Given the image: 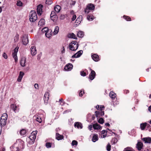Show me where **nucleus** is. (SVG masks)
<instances>
[{"label": "nucleus", "instance_id": "f257e3e1", "mask_svg": "<svg viewBox=\"0 0 151 151\" xmlns=\"http://www.w3.org/2000/svg\"><path fill=\"white\" fill-rule=\"evenodd\" d=\"M14 146L16 148L15 151H17L18 150L17 148H18L20 151H21L24 148L23 141L21 139L17 140L14 144Z\"/></svg>", "mask_w": 151, "mask_h": 151}, {"label": "nucleus", "instance_id": "f03ea898", "mask_svg": "<svg viewBox=\"0 0 151 151\" xmlns=\"http://www.w3.org/2000/svg\"><path fill=\"white\" fill-rule=\"evenodd\" d=\"M37 130L33 131L29 137L28 139L30 140L29 141V143L30 145L33 144L34 143L35 140L36 138L37 134Z\"/></svg>", "mask_w": 151, "mask_h": 151}, {"label": "nucleus", "instance_id": "7ed1b4c3", "mask_svg": "<svg viewBox=\"0 0 151 151\" xmlns=\"http://www.w3.org/2000/svg\"><path fill=\"white\" fill-rule=\"evenodd\" d=\"M68 47L70 50L72 51H75L78 48V44L76 41H73L69 44Z\"/></svg>", "mask_w": 151, "mask_h": 151}, {"label": "nucleus", "instance_id": "20e7f679", "mask_svg": "<svg viewBox=\"0 0 151 151\" xmlns=\"http://www.w3.org/2000/svg\"><path fill=\"white\" fill-rule=\"evenodd\" d=\"M29 21L31 22H34L37 19V14L34 10L31 11L29 14Z\"/></svg>", "mask_w": 151, "mask_h": 151}, {"label": "nucleus", "instance_id": "39448f33", "mask_svg": "<svg viewBox=\"0 0 151 151\" xmlns=\"http://www.w3.org/2000/svg\"><path fill=\"white\" fill-rule=\"evenodd\" d=\"M7 118V114H4L1 117L0 126H1L2 128L6 124Z\"/></svg>", "mask_w": 151, "mask_h": 151}, {"label": "nucleus", "instance_id": "423d86ee", "mask_svg": "<svg viewBox=\"0 0 151 151\" xmlns=\"http://www.w3.org/2000/svg\"><path fill=\"white\" fill-rule=\"evenodd\" d=\"M95 9V6L92 4H90L87 5L84 11L86 14H88L90 11L93 10Z\"/></svg>", "mask_w": 151, "mask_h": 151}, {"label": "nucleus", "instance_id": "0eeeda50", "mask_svg": "<svg viewBox=\"0 0 151 151\" xmlns=\"http://www.w3.org/2000/svg\"><path fill=\"white\" fill-rule=\"evenodd\" d=\"M83 53L82 50H80L78 51L77 53L73 55L71 58H77L80 57Z\"/></svg>", "mask_w": 151, "mask_h": 151}, {"label": "nucleus", "instance_id": "6e6552de", "mask_svg": "<svg viewBox=\"0 0 151 151\" xmlns=\"http://www.w3.org/2000/svg\"><path fill=\"white\" fill-rule=\"evenodd\" d=\"M22 40L23 44L25 45H27L29 42L27 36L26 35H24L22 37Z\"/></svg>", "mask_w": 151, "mask_h": 151}, {"label": "nucleus", "instance_id": "1a4fd4ad", "mask_svg": "<svg viewBox=\"0 0 151 151\" xmlns=\"http://www.w3.org/2000/svg\"><path fill=\"white\" fill-rule=\"evenodd\" d=\"M43 7V6L42 4H40L37 6V12L39 15H41L42 13V8Z\"/></svg>", "mask_w": 151, "mask_h": 151}, {"label": "nucleus", "instance_id": "9d476101", "mask_svg": "<svg viewBox=\"0 0 151 151\" xmlns=\"http://www.w3.org/2000/svg\"><path fill=\"white\" fill-rule=\"evenodd\" d=\"M73 65L71 63L67 64L64 67V69L66 71H70L73 68Z\"/></svg>", "mask_w": 151, "mask_h": 151}, {"label": "nucleus", "instance_id": "9b49d317", "mask_svg": "<svg viewBox=\"0 0 151 151\" xmlns=\"http://www.w3.org/2000/svg\"><path fill=\"white\" fill-rule=\"evenodd\" d=\"M49 93L48 92H46L44 97V100L45 104H47L48 103V101L49 99Z\"/></svg>", "mask_w": 151, "mask_h": 151}, {"label": "nucleus", "instance_id": "f8f14e48", "mask_svg": "<svg viewBox=\"0 0 151 151\" xmlns=\"http://www.w3.org/2000/svg\"><path fill=\"white\" fill-rule=\"evenodd\" d=\"M90 70L91 71V72L89 74V78L91 80H92L95 78L96 73L94 70H92L91 69H90Z\"/></svg>", "mask_w": 151, "mask_h": 151}, {"label": "nucleus", "instance_id": "ddd939ff", "mask_svg": "<svg viewBox=\"0 0 151 151\" xmlns=\"http://www.w3.org/2000/svg\"><path fill=\"white\" fill-rule=\"evenodd\" d=\"M11 108L15 113L18 112L19 108L16 105L12 104L11 106Z\"/></svg>", "mask_w": 151, "mask_h": 151}, {"label": "nucleus", "instance_id": "4468645a", "mask_svg": "<svg viewBox=\"0 0 151 151\" xmlns=\"http://www.w3.org/2000/svg\"><path fill=\"white\" fill-rule=\"evenodd\" d=\"M31 54L32 55H35L37 53V51L35 46H32L30 48Z\"/></svg>", "mask_w": 151, "mask_h": 151}, {"label": "nucleus", "instance_id": "2eb2a0df", "mask_svg": "<svg viewBox=\"0 0 151 151\" xmlns=\"http://www.w3.org/2000/svg\"><path fill=\"white\" fill-rule=\"evenodd\" d=\"M108 132L105 130H104L101 131V134L100 136V137L101 138H104L106 137L107 133L108 134Z\"/></svg>", "mask_w": 151, "mask_h": 151}, {"label": "nucleus", "instance_id": "dca6fc26", "mask_svg": "<svg viewBox=\"0 0 151 151\" xmlns=\"http://www.w3.org/2000/svg\"><path fill=\"white\" fill-rule=\"evenodd\" d=\"M95 115L97 117H100L104 115V111H96L95 112Z\"/></svg>", "mask_w": 151, "mask_h": 151}, {"label": "nucleus", "instance_id": "f3484780", "mask_svg": "<svg viewBox=\"0 0 151 151\" xmlns=\"http://www.w3.org/2000/svg\"><path fill=\"white\" fill-rule=\"evenodd\" d=\"M33 118L34 120H35L40 123H41L42 121L41 117L39 116L38 115H35Z\"/></svg>", "mask_w": 151, "mask_h": 151}, {"label": "nucleus", "instance_id": "a211bd4d", "mask_svg": "<svg viewBox=\"0 0 151 151\" xmlns=\"http://www.w3.org/2000/svg\"><path fill=\"white\" fill-rule=\"evenodd\" d=\"M26 61V58L24 57H22L21 58L20 64L22 67H24L25 66Z\"/></svg>", "mask_w": 151, "mask_h": 151}, {"label": "nucleus", "instance_id": "6ab92c4d", "mask_svg": "<svg viewBox=\"0 0 151 151\" xmlns=\"http://www.w3.org/2000/svg\"><path fill=\"white\" fill-rule=\"evenodd\" d=\"M91 57L94 61L95 62L98 61L99 60V56L96 54H94L91 55Z\"/></svg>", "mask_w": 151, "mask_h": 151}, {"label": "nucleus", "instance_id": "aec40b11", "mask_svg": "<svg viewBox=\"0 0 151 151\" xmlns=\"http://www.w3.org/2000/svg\"><path fill=\"white\" fill-rule=\"evenodd\" d=\"M74 126L78 129H81L83 128L82 124L79 122H76L74 124Z\"/></svg>", "mask_w": 151, "mask_h": 151}, {"label": "nucleus", "instance_id": "412c9836", "mask_svg": "<svg viewBox=\"0 0 151 151\" xmlns=\"http://www.w3.org/2000/svg\"><path fill=\"white\" fill-rule=\"evenodd\" d=\"M24 75V73L23 72L20 71L19 72V75L17 79V81L19 82H21Z\"/></svg>", "mask_w": 151, "mask_h": 151}, {"label": "nucleus", "instance_id": "4be33fe9", "mask_svg": "<svg viewBox=\"0 0 151 151\" xmlns=\"http://www.w3.org/2000/svg\"><path fill=\"white\" fill-rule=\"evenodd\" d=\"M64 137L62 135H60L59 133H56V138L58 140H61L63 139Z\"/></svg>", "mask_w": 151, "mask_h": 151}, {"label": "nucleus", "instance_id": "5701e85b", "mask_svg": "<svg viewBox=\"0 0 151 151\" xmlns=\"http://www.w3.org/2000/svg\"><path fill=\"white\" fill-rule=\"evenodd\" d=\"M145 143H150L151 142V138L150 137H145L142 139Z\"/></svg>", "mask_w": 151, "mask_h": 151}, {"label": "nucleus", "instance_id": "b1692460", "mask_svg": "<svg viewBox=\"0 0 151 151\" xmlns=\"http://www.w3.org/2000/svg\"><path fill=\"white\" fill-rule=\"evenodd\" d=\"M52 34V31L51 29H49L48 31L45 33L46 36L48 38L50 37Z\"/></svg>", "mask_w": 151, "mask_h": 151}, {"label": "nucleus", "instance_id": "393cba45", "mask_svg": "<svg viewBox=\"0 0 151 151\" xmlns=\"http://www.w3.org/2000/svg\"><path fill=\"white\" fill-rule=\"evenodd\" d=\"M98 136L97 134H94L93 135V137L92 138V141L93 142H95L96 141H97L98 139Z\"/></svg>", "mask_w": 151, "mask_h": 151}, {"label": "nucleus", "instance_id": "a878e982", "mask_svg": "<svg viewBox=\"0 0 151 151\" xmlns=\"http://www.w3.org/2000/svg\"><path fill=\"white\" fill-rule=\"evenodd\" d=\"M61 9V6L58 5H56L54 7V11L57 13L59 12Z\"/></svg>", "mask_w": 151, "mask_h": 151}, {"label": "nucleus", "instance_id": "bb28decb", "mask_svg": "<svg viewBox=\"0 0 151 151\" xmlns=\"http://www.w3.org/2000/svg\"><path fill=\"white\" fill-rule=\"evenodd\" d=\"M143 146V144L142 143L140 142H138L137 143V149L139 150H140L142 148Z\"/></svg>", "mask_w": 151, "mask_h": 151}, {"label": "nucleus", "instance_id": "cd10ccee", "mask_svg": "<svg viewBox=\"0 0 151 151\" xmlns=\"http://www.w3.org/2000/svg\"><path fill=\"white\" fill-rule=\"evenodd\" d=\"M109 96L113 100H114L116 98V94L113 91H111L109 93Z\"/></svg>", "mask_w": 151, "mask_h": 151}, {"label": "nucleus", "instance_id": "c85d7f7f", "mask_svg": "<svg viewBox=\"0 0 151 151\" xmlns=\"http://www.w3.org/2000/svg\"><path fill=\"white\" fill-rule=\"evenodd\" d=\"M45 21L44 19H41L38 23V25L39 26H42L45 24Z\"/></svg>", "mask_w": 151, "mask_h": 151}, {"label": "nucleus", "instance_id": "c756f323", "mask_svg": "<svg viewBox=\"0 0 151 151\" xmlns=\"http://www.w3.org/2000/svg\"><path fill=\"white\" fill-rule=\"evenodd\" d=\"M93 127L95 129H99L101 128L100 126L98 124H93Z\"/></svg>", "mask_w": 151, "mask_h": 151}, {"label": "nucleus", "instance_id": "7c9ffc66", "mask_svg": "<svg viewBox=\"0 0 151 151\" xmlns=\"http://www.w3.org/2000/svg\"><path fill=\"white\" fill-rule=\"evenodd\" d=\"M68 37L69 38H73L74 39H76L77 37L76 35L73 33H70L68 35Z\"/></svg>", "mask_w": 151, "mask_h": 151}, {"label": "nucleus", "instance_id": "2f4dec72", "mask_svg": "<svg viewBox=\"0 0 151 151\" xmlns=\"http://www.w3.org/2000/svg\"><path fill=\"white\" fill-rule=\"evenodd\" d=\"M87 19L89 21H92L94 18L92 15L89 14L87 16Z\"/></svg>", "mask_w": 151, "mask_h": 151}, {"label": "nucleus", "instance_id": "473e14b6", "mask_svg": "<svg viewBox=\"0 0 151 151\" xmlns=\"http://www.w3.org/2000/svg\"><path fill=\"white\" fill-rule=\"evenodd\" d=\"M59 31V27L58 26H55V29L53 32V34L54 35H56L58 34Z\"/></svg>", "mask_w": 151, "mask_h": 151}, {"label": "nucleus", "instance_id": "72a5a7b5", "mask_svg": "<svg viewBox=\"0 0 151 151\" xmlns=\"http://www.w3.org/2000/svg\"><path fill=\"white\" fill-rule=\"evenodd\" d=\"M26 133V131L25 129H22L20 132V135L23 136L25 135Z\"/></svg>", "mask_w": 151, "mask_h": 151}, {"label": "nucleus", "instance_id": "f704fd0d", "mask_svg": "<svg viewBox=\"0 0 151 151\" xmlns=\"http://www.w3.org/2000/svg\"><path fill=\"white\" fill-rule=\"evenodd\" d=\"M84 35V33L83 32L79 31L77 33V36L79 37H82Z\"/></svg>", "mask_w": 151, "mask_h": 151}, {"label": "nucleus", "instance_id": "c9c22d12", "mask_svg": "<svg viewBox=\"0 0 151 151\" xmlns=\"http://www.w3.org/2000/svg\"><path fill=\"white\" fill-rule=\"evenodd\" d=\"M147 123H145L141 124L140 125V127L141 130H143L144 129L145 127L146 126Z\"/></svg>", "mask_w": 151, "mask_h": 151}, {"label": "nucleus", "instance_id": "e433bc0d", "mask_svg": "<svg viewBox=\"0 0 151 151\" xmlns=\"http://www.w3.org/2000/svg\"><path fill=\"white\" fill-rule=\"evenodd\" d=\"M17 53L13 52L12 54L13 57L14 58L15 62H17L18 58L17 56Z\"/></svg>", "mask_w": 151, "mask_h": 151}, {"label": "nucleus", "instance_id": "4c0bfd02", "mask_svg": "<svg viewBox=\"0 0 151 151\" xmlns=\"http://www.w3.org/2000/svg\"><path fill=\"white\" fill-rule=\"evenodd\" d=\"M16 5L17 6L22 7L23 6V3L20 0H18L17 1Z\"/></svg>", "mask_w": 151, "mask_h": 151}, {"label": "nucleus", "instance_id": "58836bf2", "mask_svg": "<svg viewBox=\"0 0 151 151\" xmlns=\"http://www.w3.org/2000/svg\"><path fill=\"white\" fill-rule=\"evenodd\" d=\"M117 140L116 138H113L111 141L112 144H115L117 142Z\"/></svg>", "mask_w": 151, "mask_h": 151}, {"label": "nucleus", "instance_id": "ea45409f", "mask_svg": "<svg viewBox=\"0 0 151 151\" xmlns=\"http://www.w3.org/2000/svg\"><path fill=\"white\" fill-rule=\"evenodd\" d=\"M10 148L12 151H15L16 150H15V149H16V148L14 146V144L13 145L10 147ZM17 149L18 150L16 151H20L19 149L18 148H17Z\"/></svg>", "mask_w": 151, "mask_h": 151}, {"label": "nucleus", "instance_id": "a19ab883", "mask_svg": "<svg viewBox=\"0 0 151 151\" xmlns=\"http://www.w3.org/2000/svg\"><path fill=\"white\" fill-rule=\"evenodd\" d=\"M55 12L54 11H52L51 12V13L50 14V16H54L55 17V18L57 17V15H56V14L55 13Z\"/></svg>", "mask_w": 151, "mask_h": 151}, {"label": "nucleus", "instance_id": "79ce46f5", "mask_svg": "<svg viewBox=\"0 0 151 151\" xmlns=\"http://www.w3.org/2000/svg\"><path fill=\"white\" fill-rule=\"evenodd\" d=\"M19 35L18 34H17L14 37V42H17L19 40Z\"/></svg>", "mask_w": 151, "mask_h": 151}, {"label": "nucleus", "instance_id": "37998d69", "mask_svg": "<svg viewBox=\"0 0 151 151\" xmlns=\"http://www.w3.org/2000/svg\"><path fill=\"white\" fill-rule=\"evenodd\" d=\"M46 146L47 148H49L51 147L52 143L50 142H47L46 143Z\"/></svg>", "mask_w": 151, "mask_h": 151}, {"label": "nucleus", "instance_id": "c03bdc74", "mask_svg": "<svg viewBox=\"0 0 151 151\" xmlns=\"http://www.w3.org/2000/svg\"><path fill=\"white\" fill-rule=\"evenodd\" d=\"M49 29H48V28L45 27L42 29V31L43 33L45 32V33L46 32L48 31V30H49Z\"/></svg>", "mask_w": 151, "mask_h": 151}, {"label": "nucleus", "instance_id": "a18cd8bd", "mask_svg": "<svg viewBox=\"0 0 151 151\" xmlns=\"http://www.w3.org/2000/svg\"><path fill=\"white\" fill-rule=\"evenodd\" d=\"M45 2L46 4L49 5L51 4L52 3V0H46Z\"/></svg>", "mask_w": 151, "mask_h": 151}, {"label": "nucleus", "instance_id": "49530a36", "mask_svg": "<svg viewBox=\"0 0 151 151\" xmlns=\"http://www.w3.org/2000/svg\"><path fill=\"white\" fill-rule=\"evenodd\" d=\"M123 17L125 19H126L127 21H131V18L129 17L124 16Z\"/></svg>", "mask_w": 151, "mask_h": 151}, {"label": "nucleus", "instance_id": "de8ad7c7", "mask_svg": "<svg viewBox=\"0 0 151 151\" xmlns=\"http://www.w3.org/2000/svg\"><path fill=\"white\" fill-rule=\"evenodd\" d=\"M98 122L101 124H103L104 122V120L102 118H100L99 119Z\"/></svg>", "mask_w": 151, "mask_h": 151}, {"label": "nucleus", "instance_id": "09e8293b", "mask_svg": "<svg viewBox=\"0 0 151 151\" xmlns=\"http://www.w3.org/2000/svg\"><path fill=\"white\" fill-rule=\"evenodd\" d=\"M78 144V142L76 140H73L71 143L72 146H74L75 145H77Z\"/></svg>", "mask_w": 151, "mask_h": 151}, {"label": "nucleus", "instance_id": "8fccbe9b", "mask_svg": "<svg viewBox=\"0 0 151 151\" xmlns=\"http://www.w3.org/2000/svg\"><path fill=\"white\" fill-rule=\"evenodd\" d=\"M50 18H51V20H52L53 21L55 22V21H56V20L57 19V18H58V17L57 16V17H56V18H55V17H54V16H52V17H50Z\"/></svg>", "mask_w": 151, "mask_h": 151}, {"label": "nucleus", "instance_id": "3c124183", "mask_svg": "<svg viewBox=\"0 0 151 151\" xmlns=\"http://www.w3.org/2000/svg\"><path fill=\"white\" fill-rule=\"evenodd\" d=\"M106 149L108 151H110L111 150V145L109 144H108L106 146Z\"/></svg>", "mask_w": 151, "mask_h": 151}, {"label": "nucleus", "instance_id": "603ef678", "mask_svg": "<svg viewBox=\"0 0 151 151\" xmlns=\"http://www.w3.org/2000/svg\"><path fill=\"white\" fill-rule=\"evenodd\" d=\"M19 49V47H16L15 48V49L14 50L13 52L17 54V52L18 51Z\"/></svg>", "mask_w": 151, "mask_h": 151}, {"label": "nucleus", "instance_id": "864d4df0", "mask_svg": "<svg viewBox=\"0 0 151 151\" xmlns=\"http://www.w3.org/2000/svg\"><path fill=\"white\" fill-rule=\"evenodd\" d=\"M84 93V92L83 91V89L81 90L79 93V96H83V95Z\"/></svg>", "mask_w": 151, "mask_h": 151}, {"label": "nucleus", "instance_id": "5fc2aeb1", "mask_svg": "<svg viewBox=\"0 0 151 151\" xmlns=\"http://www.w3.org/2000/svg\"><path fill=\"white\" fill-rule=\"evenodd\" d=\"M80 74L81 75L83 76H86V73L84 71H81L80 72Z\"/></svg>", "mask_w": 151, "mask_h": 151}, {"label": "nucleus", "instance_id": "6e6d98bb", "mask_svg": "<svg viewBox=\"0 0 151 151\" xmlns=\"http://www.w3.org/2000/svg\"><path fill=\"white\" fill-rule=\"evenodd\" d=\"M61 52L62 54H63L65 52V49L64 46H63L61 49Z\"/></svg>", "mask_w": 151, "mask_h": 151}, {"label": "nucleus", "instance_id": "4d7b16f0", "mask_svg": "<svg viewBox=\"0 0 151 151\" xmlns=\"http://www.w3.org/2000/svg\"><path fill=\"white\" fill-rule=\"evenodd\" d=\"M82 18V16H80L79 17H78L76 20V22L78 21L80 23L81 22V19Z\"/></svg>", "mask_w": 151, "mask_h": 151}, {"label": "nucleus", "instance_id": "13d9d810", "mask_svg": "<svg viewBox=\"0 0 151 151\" xmlns=\"http://www.w3.org/2000/svg\"><path fill=\"white\" fill-rule=\"evenodd\" d=\"M71 111V109H69L67 110H65V111H64L63 112V114H66V113H68L69 112H70Z\"/></svg>", "mask_w": 151, "mask_h": 151}, {"label": "nucleus", "instance_id": "bf43d9fd", "mask_svg": "<svg viewBox=\"0 0 151 151\" xmlns=\"http://www.w3.org/2000/svg\"><path fill=\"white\" fill-rule=\"evenodd\" d=\"M3 57L5 59H6L7 58V56L6 54L4 52L3 54Z\"/></svg>", "mask_w": 151, "mask_h": 151}, {"label": "nucleus", "instance_id": "052dcab7", "mask_svg": "<svg viewBox=\"0 0 151 151\" xmlns=\"http://www.w3.org/2000/svg\"><path fill=\"white\" fill-rule=\"evenodd\" d=\"M76 16L75 15H73L72 18V21H74L76 19Z\"/></svg>", "mask_w": 151, "mask_h": 151}, {"label": "nucleus", "instance_id": "680f3d73", "mask_svg": "<svg viewBox=\"0 0 151 151\" xmlns=\"http://www.w3.org/2000/svg\"><path fill=\"white\" fill-rule=\"evenodd\" d=\"M34 87L36 89H38V85L37 83H35L34 85Z\"/></svg>", "mask_w": 151, "mask_h": 151}, {"label": "nucleus", "instance_id": "e2e57ef3", "mask_svg": "<svg viewBox=\"0 0 151 151\" xmlns=\"http://www.w3.org/2000/svg\"><path fill=\"white\" fill-rule=\"evenodd\" d=\"M59 101V102H61V103H63V104H62L61 103H60V104H61L62 105H63L64 104V102H63V100L62 99H60Z\"/></svg>", "mask_w": 151, "mask_h": 151}, {"label": "nucleus", "instance_id": "0e129e2a", "mask_svg": "<svg viewBox=\"0 0 151 151\" xmlns=\"http://www.w3.org/2000/svg\"><path fill=\"white\" fill-rule=\"evenodd\" d=\"M5 149L4 147H2L0 148V151H5Z\"/></svg>", "mask_w": 151, "mask_h": 151}, {"label": "nucleus", "instance_id": "69168bd1", "mask_svg": "<svg viewBox=\"0 0 151 151\" xmlns=\"http://www.w3.org/2000/svg\"><path fill=\"white\" fill-rule=\"evenodd\" d=\"M76 2L75 1H72L70 3V4L71 5H74L75 4Z\"/></svg>", "mask_w": 151, "mask_h": 151}, {"label": "nucleus", "instance_id": "338daca9", "mask_svg": "<svg viewBox=\"0 0 151 151\" xmlns=\"http://www.w3.org/2000/svg\"><path fill=\"white\" fill-rule=\"evenodd\" d=\"M92 128V126L91 125H89L88 127V129H89L90 130H91Z\"/></svg>", "mask_w": 151, "mask_h": 151}, {"label": "nucleus", "instance_id": "774afa93", "mask_svg": "<svg viewBox=\"0 0 151 151\" xmlns=\"http://www.w3.org/2000/svg\"><path fill=\"white\" fill-rule=\"evenodd\" d=\"M104 108V106H101V107L100 108V110L101 111H102L103 109Z\"/></svg>", "mask_w": 151, "mask_h": 151}]
</instances>
